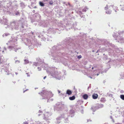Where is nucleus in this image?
Wrapping results in <instances>:
<instances>
[{"label": "nucleus", "instance_id": "nucleus-1", "mask_svg": "<svg viewBox=\"0 0 124 124\" xmlns=\"http://www.w3.org/2000/svg\"><path fill=\"white\" fill-rule=\"evenodd\" d=\"M26 23V21L25 19L23 18H21L19 21H16L13 22L11 23L12 26H14L13 28L15 29L18 30L24 28Z\"/></svg>", "mask_w": 124, "mask_h": 124}, {"label": "nucleus", "instance_id": "nucleus-2", "mask_svg": "<svg viewBox=\"0 0 124 124\" xmlns=\"http://www.w3.org/2000/svg\"><path fill=\"white\" fill-rule=\"evenodd\" d=\"M61 47V46L58 45V46H54L52 48V50L53 51H52L51 55L52 58V59L54 60V61L55 62L58 63L62 62V61L61 59L60 60L58 59V57H56L57 54H59L58 52H57V50H58Z\"/></svg>", "mask_w": 124, "mask_h": 124}, {"label": "nucleus", "instance_id": "nucleus-3", "mask_svg": "<svg viewBox=\"0 0 124 124\" xmlns=\"http://www.w3.org/2000/svg\"><path fill=\"white\" fill-rule=\"evenodd\" d=\"M50 70H46L47 73L48 74L56 79L60 80L62 79L63 77L60 72L55 71L54 70V68H50Z\"/></svg>", "mask_w": 124, "mask_h": 124}, {"label": "nucleus", "instance_id": "nucleus-4", "mask_svg": "<svg viewBox=\"0 0 124 124\" xmlns=\"http://www.w3.org/2000/svg\"><path fill=\"white\" fill-rule=\"evenodd\" d=\"M43 97L42 99H47V102H50V101H52L53 99H51L50 100L49 99L53 96V94L51 92L48 91L46 90H42L41 93H39Z\"/></svg>", "mask_w": 124, "mask_h": 124}, {"label": "nucleus", "instance_id": "nucleus-5", "mask_svg": "<svg viewBox=\"0 0 124 124\" xmlns=\"http://www.w3.org/2000/svg\"><path fill=\"white\" fill-rule=\"evenodd\" d=\"M69 116L68 114H65L61 115L60 116H59L56 119V121L55 122L57 124H58L60 123V120H61L63 118L64 119V121L65 123H68L69 121L68 117Z\"/></svg>", "mask_w": 124, "mask_h": 124}, {"label": "nucleus", "instance_id": "nucleus-6", "mask_svg": "<svg viewBox=\"0 0 124 124\" xmlns=\"http://www.w3.org/2000/svg\"><path fill=\"white\" fill-rule=\"evenodd\" d=\"M16 46L13 43V44H12V46H9L8 47V48L9 49L10 51L11 50H13L16 52H17V51L19 50H18V51H21V47H19L17 48L16 47Z\"/></svg>", "mask_w": 124, "mask_h": 124}, {"label": "nucleus", "instance_id": "nucleus-7", "mask_svg": "<svg viewBox=\"0 0 124 124\" xmlns=\"http://www.w3.org/2000/svg\"><path fill=\"white\" fill-rule=\"evenodd\" d=\"M25 40H26V42H25V44L27 46L29 47H35L34 44H32L31 40L29 39H26Z\"/></svg>", "mask_w": 124, "mask_h": 124}, {"label": "nucleus", "instance_id": "nucleus-8", "mask_svg": "<svg viewBox=\"0 0 124 124\" xmlns=\"http://www.w3.org/2000/svg\"><path fill=\"white\" fill-rule=\"evenodd\" d=\"M62 47V46H61V47ZM61 48H60L59 49H58V50H57V52L58 50H59V49H60H60H61ZM58 52V53H59V54H57L56 55V57H58V59H59V60H60L61 59L62 61V62H63V61H64V58H63L62 57H61L62 55H63V54L62 52Z\"/></svg>", "mask_w": 124, "mask_h": 124}, {"label": "nucleus", "instance_id": "nucleus-9", "mask_svg": "<svg viewBox=\"0 0 124 124\" xmlns=\"http://www.w3.org/2000/svg\"><path fill=\"white\" fill-rule=\"evenodd\" d=\"M56 105L57 106L56 110H61L63 107L64 105L61 102H58L56 103Z\"/></svg>", "mask_w": 124, "mask_h": 124}, {"label": "nucleus", "instance_id": "nucleus-10", "mask_svg": "<svg viewBox=\"0 0 124 124\" xmlns=\"http://www.w3.org/2000/svg\"><path fill=\"white\" fill-rule=\"evenodd\" d=\"M51 115V113L47 112L44 114L43 119L45 120L48 119V117Z\"/></svg>", "mask_w": 124, "mask_h": 124}, {"label": "nucleus", "instance_id": "nucleus-11", "mask_svg": "<svg viewBox=\"0 0 124 124\" xmlns=\"http://www.w3.org/2000/svg\"><path fill=\"white\" fill-rule=\"evenodd\" d=\"M110 8V5L109 4L107 5L105 8V9L106 10V12L107 14H110L111 13V11L109 9Z\"/></svg>", "mask_w": 124, "mask_h": 124}, {"label": "nucleus", "instance_id": "nucleus-12", "mask_svg": "<svg viewBox=\"0 0 124 124\" xmlns=\"http://www.w3.org/2000/svg\"><path fill=\"white\" fill-rule=\"evenodd\" d=\"M74 45V44L72 43H69L67 45H66L65 46V50H67V49H68L69 48H70L71 47H72Z\"/></svg>", "mask_w": 124, "mask_h": 124}, {"label": "nucleus", "instance_id": "nucleus-13", "mask_svg": "<svg viewBox=\"0 0 124 124\" xmlns=\"http://www.w3.org/2000/svg\"><path fill=\"white\" fill-rule=\"evenodd\" d=\"M77 13L80 15V16L81 18H82V19L83 20H85V16L83 15V13L81 11H77Z\"/></svg>", "mask_w": 124, "mask_h": 124}, {"label": "nucleus", "instance_id": "nucleus-14", "mask_svg": "<svg viewBox=\"0 0 124 124\" xmlns=\"http://www.w3.org/2000/svg\"><path fill=\"white\" fill-rule=\"evenodd\" d=\"M55 30V29H53L52 27H50L49 29H48L47 32H48L49 33H54L56 32H54Z\"/></svg>", "mask_w": 124, "mask_h": 124}, {"label": "nucleus", "instance_id": "nucleus-15", "mask_svg": "<svg viewBox=\"0 0 124 124\" xmlns=\"http://www.w3.org/2000/svg\"><path fill=\"white\" fill-rule=\"evenodd\" d=\"M75 115V112L74 110H70L69 112V116H70L71 117L74 116Z\"/></svg>", "mask_w": 124, "mask_h": 124}, {"label": "nucleus", "instance_id": "nucleus-16", "mask_svg": "<svg viewBox=\"0 0 124 124\" xmlns=\"http://www.w3.org/2000/svg\"><path fill=\"white\" fill-rule=\"evenodd\" d=\"M103 107V104H99L95 107L96 109H98L99 108H102Z\"/></svg>", "mask_w": 124, "mask_h": 124}, {"label": "nucleus", "instance_id": "nucleus-17", "mask_svg": "<svg viewBox=\"0 0 124 124\" xmlns=\"http://www.w3.org/2000/svg\"><path fill=\"white\" fill-rule=\"evenodd\" d=\"M119 40H118V42H119L121 43H123L124 42V39L121 37H119Z\"/></svg>", "mask_w": 124, "mask_h": 124}, {"label": "nucleus", "instance_id": "nucleus-18", "mask_svg": "<svg viewBox=\"0 0 124 124\" xmlns=\"http://www.w3.org/2000/svg\"><path fill=\"white\" fill-rule=\"evenodd\" d=\"M98 97V95L97 94L94 93L92 95V97L93 99H97Z\"/></svg>", "mask_w": 124, "mask_h": 124}, {"label": "nucleus", "instance_id": "nucleus-19", "mask_svg": "<svg viewBox=\"0 0 124 124\" xmlns=\"http://www.w3.org/2000/svg\"><path fill=\"white\" fill-rule=\"evenodd\" d=\"M88 9V8H87L86 6H84L83 8L82 11L83 12H85L86 10Z\"/></svg>", "mask_w": 124, "mask_h": 124}, {"label": "nucleus", "instance_id": "nucleus-20", "mask_svg": "<svg viewBox=\"0 0 124 124\" xmlns=\"http://www.w3.org/2000/svg\"><path fill=\"white\" fill-rule=\"evenodd\" d=\"M83 97L84 99L86 100L87 99L88 96L87 94H85L83 96Z\"/></svg>", "mask_w": 124, "mask_h": 124}, {"label": "nucleus", "instance_id": "nucleus-21", "mask_svg": "<svg viewBox=\"0 0 124 124\" xmlns=\"http://www.w3.org/2000/svg\"><path fill=\"white\" fill-rule=\"evenodd\" d=\"M20 5L21 7H22V8H23L25 7V5H24V3L23 2H22L20 3Z\"/></svg>", "mask_w": 124, "mask_h": 124}, {"label": "nucleus", "instance_id": "nucleus-22", "mask_svg": "<svg viewBox=\"0 0 124 124\" xmlns=\"http://www.w3.org/2000/svg\"><path fill=\"white\" fill-rule=\"evenodd\" d=\"M35 16L36 17L39 18V19H40L41 16L38 13H36L35 14Z\"/></svg>", "mask_w": 124, "mask_h": 124}, {"label": "nucleus", "instance_id": "nucleus-23", "mask_svg": "<svg viewBox=\"0 0 124 124\" xmlns=\"http://www.w3.org/2000/svg\"><path fill=\"white\" fill-rule=\"evenodd\" d=\"M72 93L71 91L69 90H68L66 92V93L69 95H70Z\"/></svg>", "mask_w": 124, "mask_h": 124}, {"label": "nucleus", "instance_id": "nucleus-24", "mask_svg": "<svg viewBox=\"0 0 124 124\" xmlns=\"http://www.w3.org/2000/svg\"><path fill=\"white\" fill-rule=\"evenodd\" d=\"M75 97L74 96H73L72 97H69V99L70 100H73L75 99Z\"/></svg>", "mask_w": 124, "mask_h": 124}, {"label": "nucleus", "instance_id": "nucleus-25", "mask_svg": "<svg viewBox=\"0 0 124 124\" xmlns=\"http://www.w3.org/2000/svg\"><path fill=\"white\" fill-rule=\"evenodd\" d=\"M111 7L113 8L114 9H117V7H116L114 6L113 5H110V7ZM115 12H116V10H115Z\"/></svg>", "mask_w": 124, "mask_h": 124}, {"label": "nucleus", "instance_id": "nucleus-26", "mask_svg": "<svg viewBox=\"0 0 124 124\" xmlns=\"http://www.w3.org/2000/svg\"><path fill=\"white\" fill-rule=\"evenodd\" d=\"M120 6L121 10H122L123 11L124 10V5H120Z\"/></svg>", "mask_w": 124, "mask_h": 124}, {"label": "nucleus", "instance_id": "nucleus-27", "mask_svg": "<svg viewBox=\"0 0 124 124\" xmlns=\"http://www.w3.org/2000/svg\"><path fill=\"white\" fill-rule=\"evenodd\" d=\"M60 27H62V29H61L63 30V28L65 27V25H63V24H62V23H61V25H60Z\"/></svg>", "mask_w": 124, "mask_h": 124}, {"label": "nucleus", "instance_id": "nucleus-28", "mask_svg": "<svg viewBox=\"0 0 124 124\" xmlns=\"http://www.w3.org/2000/svg\"><path fill=\"white\" fill-rule=\"evenodd\" d=\"M113 37L114 38L117 37V33L116 32L114 33V34H113Z\"/></svg>", "mask_w": 124, "mask_h": 124}, {"label": "nucleus", "instance_id": "nucleus-29", "mask_svg": "<svg viewBox=\"0 0 124 124\" xmlns=\"http://www.w3.org/2000/svg\"><path fill=\"white\" fill-rule=\"evenodd\" d=\"M120 97L122 100H124V95L122 94L120 95Z\"/></svg>", "mask_w": 124, "mask_h": 124}, {"label": "nucleus", "instance_id": "nucleus-30", "mask_svg": "<svg viewBox=\"0 0 124 124\" xmlns=\"http://www.w3.org/2000/svg\"><path fill=\"white\" fill-rule=\"evenodd\" d=\"M29 61L28 60L25 59L24 60V63L26 64L29 63Z\"/></svg>", "mask_w": 124, "mask_h": 124}, {"label": "nucleus", "instance_id": "nucleus-31", "mask_svg": "<svg viewBox=\"0 0 124 124\" xmlns=\"http://www.w3.org/2000/svg\"><path fill=\"white\" fill-rule=\"evenodd\" d=\"M15 15L17 16H20V14L19 11H16L15 12Z\"/></svg>", "mask_w": 124, "mask_h": 124}, {"label": "nucleus", "instance_id": "nucleus-32", "mask_svg": "<svg viewBox=\"0 0 124 124\" xmlns=\"http://www.w3.org/2000/svg\"><path fill=\"white\" fill-rule=\"evenodd\" d=\"M40 5L41 6H43L44 5V3L40 1L39 2Z\"/></svg>", "mask_w": 124, "mask_h": 124}, {"label": "nucleus", "instance_id": "nucleus-33", "mask_svg": "<svg viewBox=\"0 0 124 124\" xmlns=\"http://www.w3.org/2000/svg\"><path fill=\"white\" fill-rule=\"evenodd\" d=\"M91 109H92V110L94 112L95 111L96 109V108H95V107H92L91 108Z\"/></svg>", "mask_w": 124, "mask_h": 124}, {"label": "nucleus", "instance_id": "nucleus-34", "mask_svg": "<svg viewBox=\"0 0 124 124\" xmlns=\"http://www.w3.org/2000/svg\"><path fill=\"white\" fill-rule=\"evenodd\" d=\"M38 64V62H34L33 63V65H35V66H37Z\"/></svg>", "mask_w": 124, "mask_h": 124}, {"label": "nucleus", "instance_id": "nucleus-35", "mask_svg": "<svg viewBox=\"0 0 124 124\" xmlns=\"http://www.w3.org/2000/svg\"><path fill=\"white\" fill-rule=\"evenodd\" d=\"M107 96L110 97H112L113 95L112 94H110L109 93H107Z\"/></svg>", "mask_w": 124, "mask_h": 124}, {"label": "nucleus", "instance_id": "nucleus-36", "mask_svg": "<svg viewBox=\"0 0 124 124\" xmlns=\"http://www.w3.org/2000/svg\"><path fill=\"white\" fill-rule=\"evenodd\" d=\"M105 100V99L104 98H101V101L102 102H104Z\"/></svg>", "mask_w": 124, "mask_h": 124}, {"label": "nucleus", "instance_id": "nucleus-37", "mask_svg": "<svg viewBox=\"0 0 124 124\" xmlns=\"http://www.w3.org/2000/svg\"><path fill=\"white\" fill-rule=\"evenodd\" d=\"M77 25V24L76 22H75L73 24V27H75Z\"/></svg>", "mask_w": 124, "mask_h": 124}, {"label": "nucleus", "instance_id": "nucleus-38", "mask_svg": "<svg viewBox=\"0 0 124 124\" xmlns=\"http://www.w3.org/2000/svg\"><path fill=\"white\" fill-rule=\"evenodd\" d=\"M49 23H47L44 25V26L45 27H49Z\"/></svg>", "mask_w": 124, "mask_h": 124}, {"label": "nucleus", "instance_id": "nucleus-39", "mask_svg": "<svg viewBox=\"0 0 124 124\" xmlns=\"http://www.w3.org/2000/svg\"><path fill=\"white\" fill-rule=\"evenodd\" d=\"M44 123L43 122H36V124H44Z\"/></svg>", "mask_w": 124, "mask_h": 124}, {"label": "nucleus", "instance_id": "nucleus-40", "mask_svg": "<svg viewBox=\"0 0 124 124\" xmlns=\"http://www.w3.org/2000/svg\"><path fill=\"white\" fill-rule=\"evenodd\" d=\"M105 45H106V44H107V45L108 46H109V45H110V44H109V43L107 41L105 42Z\"/></svg>", "mask_w": 124, "mask_h": 124}, {"label": "nucleus", "instance_id": "nucleus-41", "mask_svg": "<svg viewBox=\"0 0 124 124\" xmlns=\"http://www.w3.org/2000/svg\"><path fill=\"white\" fill-rule=\"evenodd\" d=\"M20 62L18 60H16L15 61V63H18Z\"/></svg>", "mask_w": 124, "mask_h": 124}, {"label": "nucleus", "instance_id": "nucleus-42", "mask_svg": "<svg viewBox=\"0 0 124 124\" xmlns=\"http://www.w3.org/2000/svg\"><path fill=\"white\" fill-rule=\"evenodd\" d=\"M37 69L38 70V71H40L41 70V68L40 67H38L37 68Z\"/></svg>", "mask_w": 124, "mask_h": 124}, {"label": "nucleus", "instance_id": "nucleus-43", "mask_svg": "<svg viewBox=\"0 0 124 124\" xmlns=\"http://www.w3.org/2000/svg\"><path fill=\"white\" fill-rule=\"evenodd\" d=\"M104 58V59H107V58H108V57H107V56H105Z\"/></svg>", "mask_w": 124, "mask_h": 124}, {"label": "nucleus", "instance_id": "nucleus-44", "mask_svg": "<svg viewBox=\"0 0 124 124\" xmlns=\"http://www.w3.org/2000/svg\"><path fill=\"white\" fill-rule=\"evenodd\" d=\"M41 39L42 40H43V41H45L46 39L45 38H41Z\"/></svg>", "mask_w": 124, "mask_h": 124}, {"label": "nucleus", "instance_id": "nucleus-45", "mask_svg": "<svg viewBox=\"0 0 124 124\" xmlns=\"http://www.w3.org/2000/svg\"><path fill=\"white\" fill-rule=\"evenodd\" d=\"M82 56L81 55H79L78 56V59H80L81 58Z\"/></svg>", "mask_w": 124, "mask_h": 124}, {"label": "nucleus", "instance_id": "nucleus-46", "mask_svg": "<svg viewBox=\"0 0 124 124\" xmlns=\"http://www.w3.org/2000/svg\"><path fill=\"white\" fill-rule=\"evenodd\" d=\"M110 118H111L112 119V121L113 122H114V119H113L112 118V116H110Z\"/></svg>", "mask_w": 124, "mask_h": 124}, {"label": "nucleus", "instance_id": "nucleus-47", "mask_svg": "<svg viewBox=\"0 0 124 124\" xmlns=\"http://www.w3.org/2000/svg\"><path fill=\"white\" fill-rule=\"evenodd\" d=\"M100 73H98L97 74H94L93 75V76H95L97 75V76H98L99 74H100Z\"/></svg>", "mask_w": 124, "mask_h": 124}, {"label": "nucleus", "instance_id": "nucleus-48", "mask_svg": "<svg viewBox=\"0 0 124 124\" xmlns=\"http://www.w3.org/2000/svg\"><path fill=\"white\" fill-rule=\"evenodd\" d=\"M120 92L121 93H124V91L123 90H121L120 91Z\"/></svg>", "mask_w": 124, "mask_h": 124}, {"label": "nucleus", "instance_id": "nucleus-49", "mask_svg": "<svg viewBox=\"0 0 124 124\" xmlns=\"http://www.w3.org/2000/svg\"><path fill=\"white\" fill-rule=\"evenodd\" d=\"M63 72L64 73V75H66V70H63Z\"/></svg>", "mask_w": 124, "mask_h": 124}, {"label": "nucleus", "instance_id": "nucleus-50", "mask_svg": "<svg viewBox=\"0 0 124 124\" xmlns=\"http://www.w3.org/2000/svg\"><path fill=\"white\" fill-rule=\"evenodd\" d=\"M42 111H41L40 110H39V111L38 113H42Z\"/></svg>", "mask_w": 124, "mask_h": 124}, {"label": "nucleus", "instance_id": "nucleus-51", "mask_svg": "<svg viewBox=\"0 0 124 124\" xmlns=\"http://www.w3.org/2000/svg\"><path fill=\"white\" fill-rule=\"evenodd\" d=\"M28 123L27 122H24L23 124H28Z\"/></svg>", "mask_w": 124, "mask_h": 124}, {"label": "nucleus", "instance_id": "nucleus-52", "mask_svg": "<svg viewBox=\"0 0 124 124\" xmlns=\"http://www.w3.org/2000/svg\"><path fill=\"white\" fill-rule=\"evenodd\" d=\"M41 45V44L40 43H38V45L37 46H40Z\"/></svg>", "mask_w": 124, "mask_h": 124}, {"label": "nucleus", "instance_id": "nucleus-53", "mask_svg": "<svg viewBox=\"0 0 124 124\" xmlns=\"http://www.w3.org/2000/svg\"><path fill=\"white\" fill-rule=\"evenodd\" d=\"M28 90V89H27L26 90H24L23 91V93H24L27 90Z\"/></svg>", "mask_w": 124, "mask_h": 124}, {"label": "nucleus", "instance_id": "nucleus-54", "mask_svg": "<svg viewBox=\"0 0 124 124\" xmlns=\"http://www.w3.org/2000/svg\"><path fill=\"white\" fill-rule=\"evenodd\" d=\"M26 74H27V76H28V77H30V75H28V73H26Z\"/></svg>", "mask_w": 124, "mask_h": 124}, {"label": "nucleus", "instance_id": "nucleus-55", "mask_svg": "<svg viewBox=\"0 0 124 124\" xmlns=\"http://www.w3.org/2000/svg\"><path fill=\"white\" fill-rule=\"evenodd\" d=\"M32 34L33 35H35V33L34 32H32Z\"/></svg>", "mask_w": 124, "mask_h": 124}, {"label": "nucleus", "instance_id": "nucleus-56", "mask_svg": "<svg viewBox=\"0 0 124 124\" xmlns=\"http://www.w3.org/2000/svg\"><path fill=\"white\" fill-rule=\"evenodd\" d=\"M65 93H62L61 94L62 95H64Z\"/></svg>", "mask_w": 124, "mask_h": 124}, {"label": "nucleus", "instance_id": "nucleus-57", "mask_svg": "<svg viewBox=\"0 0 124 124\" xmlns=\"http://www.w3.org/2000/svg\"><path fill=\"white\" fill-rule=\"evenodd\" d=\"M108 123L107 122L105 123H104L103 124H108Z\"/></svg>", "mask_w": 124, "mask_h": 124}, {"label": "nucleus", "instance_id": "nucleus-58", "mask_svg": "<svg viewBox=\"0 0 124 124\" xmlns=\"http://www.w3.org/2000/svg\"><path fill=\"white\" fill-rule=\"evenodd\" d=\"M46 78V76H45V77H44V78H43V79H45Z\"/></svg>", "mask_w": 124, "mask_h": 124}, {"label": "nucleus", "instance_id": "nucleus-59", "mask_svg": "<svg viewBox=\"0 0 124 124\" xmlns=\"http://www.w3.org/2000/svg\"><path fill=\"white\" fill-rule=\"evenodd\" d=\"M58 92L59 93H60V91L59 90H58Z\"/></svg>", "mask_w": 124, "mask_h": 124}, {"label": "nucleus", "instance_id": "nucleus-60", "mask_svg": "<svg viewBox=\"0 0 124 124\" xmlns=\"http://www.w3.org/2000/svg\"><path fill=\"white\" fill-rule=\"evenodd\" d=\"M88 77H89L91 79H92V78H93L92 77H91V76H88Z\"/></svg>", "mask_w": 124, "mask_h": 124}, {"label": "nucleus", "instance_id": "nucleus-61", "mask_svg": "<svg viewBox=\"0 0 124 124\" xmlns=\"http://www.w3.org/2000/svg\"><path fill=\"white\" fill-rule=\"evenodd\" d=\"M17 57H16L15 58H14V59L15 60V59H17Z\"/></svg>", "mask_w": 124, "mask_h": 124}, {"label": "nucleus", "instance_id": "nucleus-62", "mask_svg": "<svg viewBox=\"0 0 124 124\" xmlns=\"http://www.w3.org/2000/svg\"><path fill=\"white\" fill-rule=\"evenodd\" d=\"M33 13H35V10H33Z\"/></svg>", "mask_w": 124, "mask_h": 124}, {"label": "nucleus", "instance_id": "nucleus-63", "mask_svg": "<svg viewBox=\"0 0 124 124\" xmlns=\"http://www.w3.org/2000/svg\"><path fill=\"white\" fill-rule=\"evenodd\" d=\"M121 33V32H119L118 33L119 34H120Z\"/></svg>", "mask_w": 124, "mask_h": 124}, {"label": "nucleus", "instance_id": "nucleus-64", "mask_svg": "<svg viewBox=\"0 0 124 124\" xmlns=\"http://www.w3.org/2000/svg\"><path fill=\"white\" fill-rule=\"evenodd\" d=\"M68 5L70 6V3H68Z\"/></svg>", "mask_w": 124, "mask_h": 124}]
</instances>
